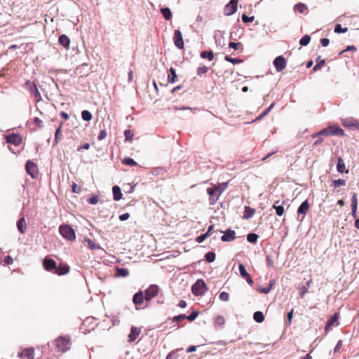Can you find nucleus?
Masks as SVG:
<instances>
[{"mask_svg":"<svg viewBox=\"0 0 359 359\" xmlns=\"http://www.w3.org/2000/svg\"><path fill=\"white\" fill-rule=\"evenodd\" d=\"M339 318L338 313H335L327 322V324L325 327V331L326 333L329 332L330 328L334 325V324L337 321Z\"/></svg>","mask_w":359,"mask_h":359,"instance_id":"20","label":"nucleus"},{"mask_svg":"<svg viewBox=\"0 0 359 359\" xmlns=\"http://www.w3.org/2000/svg\"><path fill=\"white\" fill-rule=\"evenodd\" d=\"M311 41V37L308 34H305L301 39H300V41H299V43L302 46H305L306 45H308L309 43Z\"/></svg>","mask_w":359,"mask_h":359,"instance_id":"42","label":"nucleus"},{"mask_svg":"<svg viewBox=\"0 0 359 359\" xmlns=\"http://www.w3.org/2000/svg\"><path fill=\"white\" fill-rule=\"evenodd\" d=\"M219 299L223 302H227L229 299V294L226 292H222L219 294Z\"/></svg>","mask_w":359,"mask_h":359,"instance_id":"53","label":"nucleus"},{"mask_svg":"<svg viewBox=\"0 0 359 359\" xmlns=\"http://www.w3.org/2000/svg\"><path fill=\"white\" fill-rule=\"evenodd\" d=\"M266 263H267V265L269 267H271V268L273 267L274 263H273V258L271 255L266 256Z\"/></svg>","mask_w":359,"mask_h":359,"instance_id":"57","label":"nucleus"},{"mask_svg":"<svg viewBox=\"0 0 359 359\" xmlns=\"http://www.w3.org/2000/svg\"><path fill=\"white\" fill-rule=\"evenodd\" d=\"M278 203L279 201H275V203L273 205V208L276 210V213L278 216H282L285 212V209L283 206L278 205Z\"/></svg>","mask_w":359,"mask_h":359,"instance_id":"24","label":"nucleus"},{"mask_svg":"<svg viewBox=\"0 0 359 359\" xmlns=\"http://www.w3.org/2000/svg\"><path fill=\"white\" fill-rule=\"evenodd\" d=\"M332 184L334 188L340 186H344L346 184V180L342 179L335 180L332 181Z\"/></svg>","mask_w":359,"mask_h":359,"instance_id":"43","label":"nucleus"},{"mask_svg":"<svg viewBox=\"0 0 359 359\" xmlns=\"http://www.w3.org/2000/svg\"><path fill=\"white\" fill-rule=\"evenodd\" d=\"M173 41L177 48L179 49L184 48V41L181 32L179 29L175 30L173 36Z\"/></svg>","mask_w":359,"mask_h":359,"instance_id":"10","label":"nucleus"},{"mask_svg":"<svg viewBox=\"0 0 359 359\" xmlns=\"http://www.w3.org/2000/svg\"><path fill=\"white\" fill-rule=\"evenodd\" d=\"M307 9H308L307 6H306V4H304L303 3H299V4H296L294 6V10L296 11L299 12V13H304Z\"/></svg>","mask_w":359,"mask_h":359,"instance_id":"35","label":"nucleus"},{"mask_svg":"<svg viewBox=\"0 0 359 359\" xmlns=\"http://www.w3.org/2000/svg\"><path fill=\"white\" fill-rule=\"evenodd\" d=\"M342 124L344 127H346L348 129H351L353 128H356L359 129L358 121L356 119L353 118H349L344 120Z\"/></svg>","mask_w":359,"mask_h":359,"instance_id":"18","label":"nucleus"},{"mask_svg":"<svg viewBox=\"0 0 359 359\" xmlns=\"http://www.w3.org/2000/svg\"><path fill=\"white\" fill-rule=\"evenodd\" d=\"M159 290L160 288L157 285H150L144 291L145 301L147 302H150L158 295Z\"/></svg>","mask_w":359,"mask_h":359,"instance_id":"8","label":"nucleus"},{"mask_svg":"<svg viewBox=\"0 0 359 359\" xmlns=\"http://www.w3.org/2000/svg\"><path fill=\"white\" fill-rule=\"evenodd\" d=\"M116 271V276L117 277H126L129 274L128 270L125 268L117 267Z\"/></svg>","mask_w":359,"mask_h":359,"instance_id":"30","label":"nucleus"},{"mask_svg":"<svg viewBox=\"0 0 359 359\" xmlns=\"http://www.w3.org/2000/svg\"><path fill=\"white\" fill-rule=\"evenodd\" d=\"M225 318L222 316H218L215 318L214 324L216 327H222L225 324Z\"/></svg>","mask_w":359,"mask_h":359,"instance_id":"27","label":"nucleus"},{"mask_svg":"<svg viewBox=\"0 0 359 359\" xmlns=\"http://www.w3.org/2000/svg\"><path fill=\"white\" fill-rule=\"evenodd\" d=\"M7 142L19 146L22 143V137L20 134H9L6 136Z\"/></svg>","mask_w":359,"mask_h":359,"instance_id":"12","label":"nucleus"},{"mask_svg":"<svg viewBox=\"0 0 359 359\" xmlns=\"http://www.w3.org/2000/svg\"><path fill=\"white\" fill-rule=\"evenodd\" d=\"M187 318V316L185 314H180V315H178V316H176L175 317L172 318V321L173 322H180L183 320H185Z\"/></svg>","mask_w":359,"mask_h":359,"instance_id":"55","label":"nucleus"},{"mask_svg":"<svg viewBox=\"0 0 359 359\" xmlns=\"http://www.w3.org/2000/svg\"><path fill=\"white\" fill-rule=\"evenodd\" d=\"M357 206H358L357 194L355 193V194H353L352 198H351V209H357Z\"/></svg>","mask_w":359,"mask_h":359,"instance_id":"51","label":"nucleus"},{"mask_svg":"<svg viewBox=\"0 0 359 359\" xmlns=\"http://www.w3.org/2000/svg\"><path fill=\"white\" fill-rule=\"evenodd\" d=\"M207 286L202 279H198L196 282L191 287V291L196 296H200L203 294L207 290Z\"/></svg>","mask_w":359,"mask_h":359,"instance_id":"6","label":"nucleus"},{"mask_svg":"<svg viewBox=\"0 0 359 359\" xmlns=\"http://www.w3.org/2000/svg\"><path fill=\"white\" fill-rule=\"evenodd\" d=\"M253 318L257 323H262L264 320V316L261 311H256L253 315Z\"/></svg>","mask_w":359,"mask_h":359,"instance_id":"36","label":"nucleus"},{"mask_svg":"<svg viewBox=\"0 0 359 359\" xmlns=\"http://www.w3.org/2000/svg\"><path fill=\"white\" fill-rule=\"evenodd\" d=\"M348 31V28H343L341 25L337 24L334 27V32L338 34L345 33Z\"/></svg>","mask_w":359,"mask_h":359,"instance_id":"47","label":"nucleus"},{"mask_svg":"<svg viewBox=\"0 0 359 359\" xmlns=\"http://www.w3.org/2000/svg\"><path fill=\"white\" fill-rule=\"evenodd\" d=\"M86 242H87L88 248L92 250L99 248L98 245L91 239L88 238L86 240Z\"/></svg>","mask_w":359,"mask_h":359,"instance_id":"50","label":"nucleus"},{"mask_svg":"<svg viewBox=\"0 0 359 359\" xmlns=\"http://www.w3.org/2000/svg\"><path fill=\"white\" fill-rule=\"evenodd\" d=\"M113 196L115 201H119L122 198V193L121 189L118 186H114L112 188Z\"/></svg>","mask_w":359,"mask_h":359,"instance_id":"25","label":"nucleus"},{"mask_svg":"<svg viewBox=\"0 0 359 359\" xmlns=\"http://www.w3.org/2000/svg\"><path fill=\"white\" fill-rule=\"evenodd\" d=\"M229 47L231 48H233L236 50L243 51V46L241 43H235V42H230L229 43Z\"/></svg>","mask_w":359,"mask_h":359,"instance_id":"34","label":"nucleus"},{"mask_svg":"<svg viewBox=\"0 0 359 359\" xmlns=\"http://www.w3.org/2000/svg\"><path fill=\"white\" fill-rule=\"evenodd\" d=\"M81 117L86 121H90L93 118L91 113L88 110L81 112Z\"/></svg>","mask_w":359,"mask_h":359,"instance_id":"38","label":"nucleus"},{"mask_svg":"<svg viewBox=\"0 0 359 359\" xmlns=\"http://www.w3.org/2000/svg\"><path fill=\"white\" fill-rule=\"evenodd\" d=\"M198 314H199L198 311H194L191 312V313L189 316H187L186 319H187L189 321H193L197 318Z\"/></svg>","mask_w":359,"mask_h":359,"instance_id":"52","label":"nucleus"},{"mask_svg":"<svg viewBox=\"0 0 359 359\" xmlns=\"http://www.w3.org/2000/svg\"><path fill=\"white\" fill-rule=\"evenodd\" d=\"M25 169L28 175L32 178L36 177L39 174L38 167L36 163L31 161H28L25 165Z\"/></svg>","mask_w":359,"mask_h":359,"instance_id":"9","label":"nucleus"},{"mask_svg":"<svg viewBox=\"0 0 359 359\" xmlns=\"http://www.w3.org/2000/svg\"><path fill=\"white\" fill-rule=\"evenodd\" d=\"M238 1V0H231V1L226 5L224 8L225 15H231L236 12Z\"/></svg>","mask_w":359,"mask_h":359,"instance_id":"13","label":"nucleus"},{"mask_svg":"<svg viewBox=\"0 0 359 359\" xmlns=\"http://www.w3.org/2000/svg\"><path fill=\"white\" fill-rule=\"evenodd\" d=\"M53 343L55 346L57 351L62 353L68 351L72 344L70 337L68 336H60L55 339Z\"/></svg>","mask_w":359,"mask_h":359,"instance_id":"2","label":"nucleus"},{"mask_svg":"<svg viewBox=\"0 0 359 359\" xmlns=\"http://www.w3.org/2000/svg\"><path fill=\"white\" fill-rule=\"evenodd\" d=\"M107 131L105 130H102L97 136V140L100 141L104 140L107 137Z\"/></svg>","mask_w":359,"mask_h":359,"instance_id":"58","label":"nucleus"},{"mask_svg":"<svg viewBox=\"0 0 359 359\" xmlns=\"http://www.w3.org/2000/svg\"><path fill=\"white\" fill-rule=\"evenodd\" d=\"M69 271V266L65 263H60L58 266H56V269L54 271L58 276H62L68 273Z\"/></svg>","mask_w":359,"mask_h":359,"instance_id":"16","label":"nucleus"},{"mask_svg":"<svg viewBox=\"0 0 359 359\" xmlns=\"http://www.w3.org/2000/svg\"><path fill=\"white\" fill-rule=\"evenodd\" d=\"M59 43L62 46H63L65 48H69L70 39L69 38L65 35L62 34L59 37Z\"/></svg>","mask_w":359,"mask_h":359,"instance_id":"22","label":"nucleus"},{"mask_svg":"<svg viewBox=\"0 0 359 359\" xmlns=\"http://www.w3.org/2000/svg\"><path fill=\"white\" fill-rule=\"evenodd\" d=\"M122 163L126 165L135 166L137 163L131 158H125L122 160Z\"/></svg>","mask_w":359,"mask_h":359,"instance_id":"39","label":"nucleus"},{"mask_svg":"<svg viewBox=\"0 0 359 359\" xmlns=\"http://www.w3.org/2000/svg\"><path fill=\"white\" fill-rule=\"evenodd\" d=\"M207 237H208V233H205L200 236H198L196 241L200 243H202Z\"/></svg>","mask_w":359,"mask_h":359,"instance_id":"62","label":"nucleus"},{"mask_svg":"<svg viewBox=\"0 0 359 359\" xmlns=\"http://www.w3.org/2000/svg\"><path fill=\"white\" fill-rule=\"evenodd\" d=\"M2 262H4V265H10L13 263V259L10 255H7Z\"/></svg>","mask_w":359,"mask_h":359,"instance_id":"54","label":"nucleus"},{"mask_svg":"<svg viewBox=\"0 0 359 359\" xmlns=\"http://www.w3.org/2000/svg\"><path fill=\"white\" fill-rule=\"evenodd\" d=\"M34 122L38 128H42L43 126V121L38 117L34 118Z\"/></svg>","mask_w":359,"mask_h":359,"instance_id":"63","label":"nucleus"},{"mask_svg":"<svg viewBox=\"0 0 359 359\" xmlns=\"http://www.w3.org/2000/svg\"><path fill=\"white\" fill-rule=\"evenodd\" d=\"M255 212V209L251 208L249 206H246L245 208L243 218L244 219H250L254 215Z\"/></svg>","mask_w":359,"mask_h":359,"instance_id":"29","label":"nucleus"},{"mask_svg":"<svg viewBox=\"0 0 359 359\" xmlns=\"http://www.w3.org/2000/svg\"><path fill=\"white\" fill-rule=\"evenodd\" d=\"M208 70H209L208 67H207L205 66L199 67L197 69V74L198 76H202V75L206 74L208 72Z\"/></svg>","mask_w":359,"mask_h":359,"instance_id":"49","label":"nucleus"},{"mask_svg":"<svg viewBox=\"0 0 359 359\" xmlns=\"http://www.w3.org/2000/svg\"><path fill=\"white\" fill-rule=\"evenodd\" d=\"M25 87L27 88L30 93L34 97V99L36 102H39L41 100L42 97L41 93H39L36 83L29 80L27 81L25 83Z\"/></svg>","mask_w":359,"mask_h":359,"instance_id":"5","label":"nucleus"},{"mask_svg":"<svg viewBox=\"0 0 359 359\" xmlns=\"http://www.w3.org/2000/svg\"><path fill=\"white\" fill-rule=\"evenodd\" d=\"M337 170L340 173L348 172V170H346L345 163L341 157L337 158Z\"/></svg>","mask_w":359,"mask_h":359,"instance_id":"21","label":"nucleus"},{"mask_svg":"<svg viewBox=\"0 0 359 359\" xmlns=\"http://www.w3.org/2000/svg\"><path fill=\"white\" fill-rule=\"evenodd\" d=\"M63 126V122H60L59 126L57 128L55 134L54 145L59 142V140L62 138L61 130Z\"/></svg>","mask_w":359,"mask_h":359,"instance_id":"26","label":"nucleus"},{"mask_svg":"<svg viewBox=\"0 0 359 359\" xmlns=\"http://www.w3.org/2000/svg\"><path fill=\"white\" fill-rule=\"evenodd\" d=\"M44 269L48 271H55L56 269V262L50 258L46 257L43 262Z\"/></svg>","mask_w":359,"mask_h":359,"instance_id":"15","label":"nucleus"},{"mask_svg":"<svg viewBox=\"0 0 359 359\" xmlns=\"http://www.w3.org/2000/svg\"><path fill=\"white\" fill-rule=\"evenodd\" d=\"M20 359H34V348H26L18 353Z\"/></svg>","mask_w":359,"mask_h":359,"instance_id":"14","label":"nucleus"},{"mask_svg":"<svg viewBox=\"0 0 359 359\" xmlns=\"http://www.w3.org/2000/svg\"><path fill=\"white\" fill-rule=\"evenodd\" d=\"M273 285V283H271L269 286H268L266 287H259L258 291L260 293L268 294L271 291Z\"/></svg>","mask_w":359,"mask_h":359,"instance_id":"48","label":"nucleus"},{"mask_svg":"<svg viewBox=\"0 0 359 359\" xmlns=\"http://www.w3.org/2000/svg\"><path fill=\"white\" fill-rule=\"evenodd\" d=\"M201 57L203 59H208L210 61H212L214 59V53L212 50H205L201 53Z\"/></svg>","mask_w":359,"mask_h":359,"instance_id":"31","label":"nucleus"},{"mask_svg":"<svg viewBox=\"0 0 359 359\" xmlns=\"http://www.w3.org/2000/svg\"><path fill=\"white\" fill-rule=\"evenodd\" d=\"M144 300L145 295L142 291H139L134 294L133 302L135 305L137 310L143 309L148 306V304H147L146 306H142Z\"/></svg>","mask_w":359,"mask_h":359,"instance_id":"7","label":"nucleus"},{"mask_svg":"<svg viewBox=\"0 0 359 359\" xmlns=\"http://www.w3.org/2000/svg\"><path fill=\"white\" fill-rule=\"evenodd\" d=\"M238 269H239V272H240V274L241 276L243 278H246L250 274L247 272L245 266L243 264H240L238 265Z\"/></svg>","mask_w":359,"mask_h":359,"instance_id":"40","label":"nucleus"},{"mask_svg":"<svg viewBox=\"0 0 359 359\" xmlns=\"http://www.w3.org/2000/svg\"><path fill=\"white\" fill-rule=\"evenodd\" d=\"M286 60L283 56H278L273 60V65L277 72L283 71L286 67Z\"/></svg>","mask_w":359,"mask_h":359,"instance_id":"11","label":"nucleus"},{"mask_svg":"<svg viewBox=\"0 0 359 359\" xmlns=\"http://www.w3.org/2000/svg\"><path fill=\"white\" fill-rule=\"evenodd\" d=\"M343 345V343H342V341L341 340H339L336 346L334 347V353H337L339 351V350L341 349V346Z\"/></svg>","mask_w":359,"mask_h":359,"instance_id":"64","label":"nucleus"},{"mask_svg":"<svg viewBox=\"0 0 359 359\" xmlns=\"http://www.w3.org/2000/svg\"><path fill=\"white\" fill-rule=\"evenodd\" d=\"M309 209V204L308 201H304L298 208V214L305 215Z\"/></svg>","mask_w":359,"mask_h":359,"instance_id":"23","label":"nucleus"},{"mask_svg":"<svg viewBox=\"0 0 359 359\" xmlns=\"http://www.w3.org/2000/svg\"><path fill=\"white\" fill-rule=\"evenodd\" d=\"M356 50H357V48H356L355 46H348L346 49L343 50L340 53V55L343 54L346 51H353V52H355Z\"/></svg>","mask_w":359,"mask_h":359,"instance_id":"60","label":"nucleus"},{"mask_svg":"<svg viewBox=\"0 0 359 359\" xmlns=\"http://www.w3.org/2000/svg\"><path fill=\"white\" fill-rule=\"evenodd\" d=\"M72 187V192L77 193V194L81 192V187L80 186L77 185L76 183L73 182V184Z\"/></svg>","mask_w":359,"mask_h":359,"instance_id":"59","label":"nucleus"},{"mask_svg":"<svg viewBox=\"0 0 359 359\" xmlns=\"http://www.w3.org/2000/svg\"><path fill=\"white\" fill-rule=\"evenodd\" d=\"M254 20H255L254 16L248 17L245 14L242 15V20L245 23L252 22Z\"/></svg>","mask_w":359,"mask_h":359,"instance_id":"56","label":"nucleus"},{"mask_svg":"<svg viewBox=\"0 0 359 359\" xmlns=\"http://www.w3.org/2000/svg\"><path fill=\"white\" fill-rule=\"evenodd\" d=\"M206 260L208 262H212L215 259V254L213 252H208L205 255Z\"/></svg>","mask_w":359,"mask_h":359,"instance_id":"44","label":"nucleus"},{"mask_svg":"<svg viewBox=\"0 0 359 359\" xmlns=\"http://www.w3.org/2000/svg\"><path fill=\"white\" fill-rule=\"evenodd\" d=\"M224 59H225V60H226L229 62H231L233 64H239V63L242 62V60L238 59V58H233L229 55H226Z\"/></svg>","mask_w":359,"mask_h":359,"instance_id":"45","label":"nucleus"},{"mask_svg":"<svg viewBox=\"0 0 359 359\" xmlns=\"http://www.w3.org/2000/svg\"><path fill=\"white\" fill-rule=\"evenodd\" d=\"M59 232L62 237L69 241H74L76 238L75 231L69 225H61L59 228Z\"/></svg>","mask_w":359,"mask_h":359,"instance_id":"4","label":"nucleus"},{"mask_svg":"<svg viewBox=\"0 0 359 359\" xmlns=\"http://www.w3.org/2000/svg\"><path fill=\"white\" fill-rule=\"evenodd\" d=\"M258 238H259L258 235L256 233H249L247 236L248 241L251 243H255L257 242Z\"/></svg>","mask_w":359,"mask_h":359,"instance_id":"41","label":"nucleus"},{"mask_svg":"<svg viewBox=\"0 0 359 359\" xmlns=\"http://www.w3.org/2000/svg\"><path fill=\"white\" fill-rule=\"evenodd\" d=\"M169 72H170V74H168V81L169 83H173L176 81V79H177V74H176L175 70L171 67L169 69Z\"/></svg>","mask_w":359,"mask_h":359,"instance_id":"33","label":"nucleus"},{"mask_svg":"<svg viewBox=\"0 0 359 359\" xmlns=\"http://www.w3.org/2000/svg\"><path fill=\"white\" fill-rule=\"evenodd\" d=\"M87 201H88L90 204H93V205H94V204L97 203V202H98V198H97V196H92L91 198H88V199L87 200Z\"/></svg>","mask_w":359,"mask_h":359,"instance_id":"61","label":"nucleus"},{"mask_svg":"<svg viewBox=\"0 0 359 359\" xmlns=\"http://www.w3.org/2000/svg\"><path fill=\"white\" fill-rule=\"evenodd\" d=\"M124 135H125L126 140H128V141L133 140V132L131 130H130V129L126 130L124 132Z\"/></svg>","mask_w":359,"mask_h":359,"instance_id":"46","label":"nucleus"},{"mask_svg":"<svg viewBox=\"0 0 359 359\" xmlns=\"http://www.w3.org/2000/svg\"><path fill=\"white\" fill-rule=\"evenodd\" d=\"M344 131L342 128L339 127L337 125H331L316 133L312 135L313 138H316L318 136H331V135H337V136H344Z\"/></svg>","mask_w":359,"mask_h":359,"instance_id":"1","label":"nucleus"},{"mask_svg":"<svg viewBox=\"0 0 359 359\" xmlns=\"http://www.w3.org/2000/svg\"><path fill=\"white\" fill-rule=\"evenodd\" d=\"M141 334V329L140 327H137L135 326H133L130 330V332L128 334V341L129 342H133L135 341L139 335Z\"/></svg>","mask_w":359,"mask_h":359,"instance_id":"17","label":"nucleus"},{"mask_svg":"<svg viewBox=\"0 0 359 359\" xmlns=\"http://www.w3.org/2000/svg\"><path fill=\"white\" fill-rule=\"evenodd\" d=\"M317 64L315 65V67L313 69V72H316L322 68L323 66H324L325 62V60H320V56H319L316 60Z\"/></svg>","mask_w":359,"mask_h":359,"instance_id":"37","label":"nucleus"},{"mask_svg":"<svg viewBox=\"0 0 359 359\" xmlns=\"http://www.w3.org/2000/svg\"><path fill=\"white\" fill-rule=\"evenodd\" d=\"M161 12L166 20H170L172 18V14L169 8H162Z\"/></svg>","mask_w":359,"mask_h":359,"instance_id":"32","label":"nucleus"},{"mask_svg":"<svg viewBox=\"0 0 359 359\" xmlns=\"http://www.w3.org/2000/svg\"><path fill=\"white\" fill-rule=\"evenodd\" d=\"M17 227L19 231L24 233L26 229V224L24 217L20 218L17 222Z\"/></svg>","mask_w":359,"mask_h":359,"instance_id":"28","label":"nucleus"},{"mask_svg":"<svg viewBox=\"0 0 359 359\" xmlns=\"http://www.w3.org/2000/svg\"><path fill=\"white\" fill-rule=\"evenodd\" d=\"M223 191L224 189H221L219 185L215 184L211 187H208L207 193L209 195L210 204H215Z\"/></svg>","mask_w":359,"mask_h":359,"instance_id":"3","label":"nucleus"},{"mask_svg":"<svg viewBox=\"0 0 359 359\" xmlns=\"http://www.w3.org/2000/svg\"><path fill=\"white\" fill-rule=\"evenodd\" d=\"M235 231L231 229L224 232V234L221 237V240L224 242L231 241L235 238Z\"/></svg>","mask_w":359,"mask_h":359,"instance_id":"19","label":"nucleus"}]
</instances>
